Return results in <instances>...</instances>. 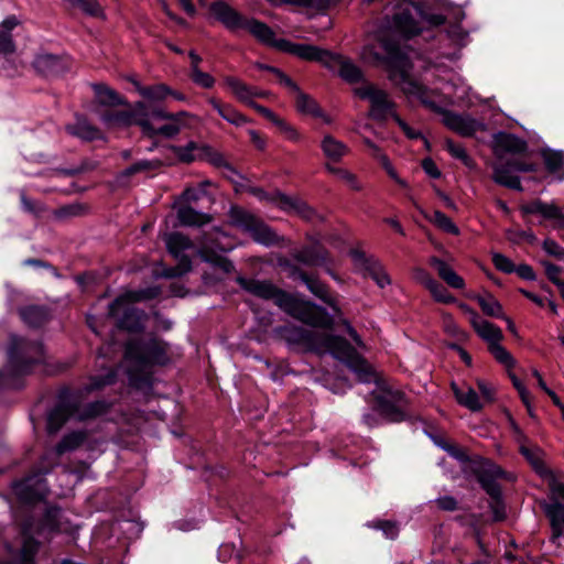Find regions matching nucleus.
I'll use <instances>...</instances> for the list:
<instances>
[{
  "label": "nucleus",
  "mask_w": 564,
  "mask_h": 564,
  "mask_svg": "<svg viewBox=\"0 0 564 564\" xmlns=\"http://www.w3.org/2000/svg\"><path fill=\"white\" fill-rule=\"evenodd\" d=\"M278 333L291 346L318 355L330 354L336 359L344 361L356 373L360 382L369 383L377 379L366 359L343 337L295 325L282 326Z\"/></svg>",
  "instance_id": "obj_1"
},
{
  "label": "nucleus",
  "mask_w": 564,
  "mask_h": 564,
  "mask_svg": "<svg viewBox=\"0 0 564 564\" xmlns=\"http://www.w3.org/2000/svg\"><path fill=\"white\" fill-rule=\"evenodd\" d=\"M239 283L247 292L263 300H272L289 315L307 325L321 328H332L333 326V317L328 315L325 308L312 302L297 299L279 289L270 281L240 279Z\"/></svg>",
  "instance_id": "obj_2"
},
{
  "label": "nucleus",
  "mask_w": 564,
  "mask_h": 564,
  "mask_svg": "<svg viewBox=\"0 0 564 564\" xmlns=\"http://www.w3.org/2000/svg\"><path fill=\"white\" fill-rule=\"evenodd\" d=\"M379 42L386 56L382 57L378 53H373L372 48L365 47L362 53L364 57L369 58L373 56V61L376 62L384 61L389 68V78L398 85L405 95L420 100L430 108H434V93L430 91L411 77L410 72L412 64L408 56L401 51L400 46L395 42L388 41L383 37H380Z\"/></svg>",
  "instance_id": "obj_3"
},
{
  "label": "nucleus",
  "mask_w": 564,
  "mask_h": 564,
  "mask_svg": "<svg viewBox=\"0 0 564 564\" xmlns=\"http://www.w3.org/2000/svg\"><path fill=\"white\" fill-rule=\"evenodd\" d=\"M229 224L249 234L256 242L267 247L278 245L283 240L258 217L238 206H232L229 209Z\"/></svg>",
  "instance_id": "obj_4"
},
{
  "label": "nucleus",
  "mask_w": 564,
  "mask_h": 564,
  "mask_svg": "<svg viewBox=\"0 0 564 564\" xmlns=\"http://www.w3.org/2000/svg\"><path fill=\"white\" fill-rule=\"evenodd\" d=\"M108 405L105 402H93L84 408L83 411L76 402H61L53 409L47 417V431L56 433L67 420L76 417L79 421L93 419L105 413Z\"/></svg>",
  "instance_id": "obj_5"
},
{
  "label": "nucleus",
  "mask_w": 564,
  "mask_h": 564,
  "mask_svg": "<svg viewBox=\"0 0 564 564\" xmlns=\"http://www.w3.org/2000/svg\"><path fill=\"white\" fill-rule=\"evenodd\" d=\"M169 345L156 337L131 340L126 345L124 358L140 365H165L169 361Z\"/></svg>",
  "instance_id": "obj_6"
},
{
  "label": "nucleus",
  "mask_w": 564,
  "mask_h": 564,
  "mask_svg": "<svg viewBox=\"0 0 564 564\" xmlns=\"http://www.w3.org/2000/svg\"><path fill=\"white\" fill-rule=\"evenodd\" d=\"M8 356L9 364L15 373H26L33 365L45 360L40 343H29L18 336H11Z\"/></svg>",
  "instance_id": "obj_7"
},
{
  "label": "nucleus",
  "mask_w": 564,
  "mask_h": 564,
  "mask_svg": "<svg viewBox=\"0 0 564 564\" xmlns=\"http://www.w3.org/2000/svg\"><path fill=\"white\" fill-rule=\"evenodd\" d=\"M164 242L170 254L177 261L173 268L164 271V276L176 278L192 270V259L188 251H194L193 241L181 232H171L165 235Z\"/></svg>",
  "instance_id": "obj_8"
},
{
  "label": "nucleus",
  "mask_w": 564,
  "mask_h": 564,
  "mask_svg": "<svg viewBox=\"0 0 564 564\" xmlns=\"http://www.w3.org/2000/svg\"><path fill=\"white\" fill-rule=\"evenodd\" d=\"M502 469L489 459H481L476 468V476L478 481L485 491L494 499L491 509L495 513L496 520H501L505 514L503 506L500 500L501 488L497 482V479L502 477Z\"/></svg>",
  "instance_id": "obj_9"
},
{
  "label": "nucleus",
  "mask_w": 564,
  "mask_h": 564,
  "mask_svg": "<svg viewBox=\"0 0 564 564\" xmlns=\"http://www.w3.org/2000/svg\"><path fill=\"white\" fill-rule=\"evenodd\" d=\"M107 127L139 126L142 131H153L144 102H135L131 110L106 112L101 117Z\"/></svg>",
  "instance_id": "obj_10"
},
{
  "label": "nucleus",
  "mask_w": 564,
  "mask_h": 564,
  "mask_svg": "<svg viewBox=\"0 0 564 564\" xmlns=\"http://www.w3.org/2000/svg\"><path fill=\"white\" fill-rule=\"evenodd\" d=\"M536 165L532 162H525L519 159H511L505 163H497L494 165V181L505 187L523 191L520 177L516 175L517 172H535Z\"/></svg>",
  "instance_id": "obj_11"
},
{
  "label": "nucleus",
  "mask_w": 564,
  "mask_h": 564,
  "mask_svg": "<svg viewBox=\"0 0 564 564\" xmlns=\"http://www.w3.org/2000/svg\"><path fill=\"white\" fill-rule=\"evenodd\" d=\"M356 95L361 99L370 102L369 117L376 120H386L392 118L394 111V102L389 98L388 94L371 84L356 88Z\"/></svg>",
  "instance_id": "obj_12"
},
{
  "label": "nucleus",
  "mask_w": 564,
  "mask_h": 564,
  "mask_svg": "<svg viewBox=\"0 0 564 564\" xmlns=\"http://www.w3.org/2000/svg\"><path fill=\"white\" fill-rule=\"evenodd\" d=\"M380 412L391 422H401L406 417L408 399L400 390L383 389L377 395Z\"/></svg>",
  "instance_id": "obj_13"
},
{
  "label": "nucleus",
  "mask_w": 564,
  "mask_h": 564,
  "mask_svg": "<svg viewBox=\"0 0 564 564\" xmlns=\"http://www.w3.org/2000/svg\"><path fill=\"white\" fill-rule=\"evenodd\" d=\"M414 14H421V9L414 3H405V7L392 18L390 28L393 33L403 39H410L420 34L422 29Z\"/></svg>",
  "instance_id": "obj_14"
},
{
  "label": "nucleus",
  "mask_w": 564,
  "mask_h": 564,
  "mask_svg": "<svg viewBox=\"0 0 564 564\" xmlns=\"http://www.w3.org/2000/svg\"><path fill=\"white\" fill-rule=\"evenodd\" d=\"M351 258L356 268L365 275L371 278L379 288H384L391 280L382 264L375 258H368L364 252L354 250Z\"/></svg>",
  "instance_id": "obj_15"
},
{
  "label": "nucleus",
  "mask_w": 564,
  "mask_h": 564,
  "mask_svg": "<svg viewBox=\"0 0 564 564\" xmlns=\"http://www.w3.org/2000/svg\"><path fill=\"white\" fill-rule=\"evenodd\" d=\"M278 50L295 55L304 61H316L324 65H328L332 58V53L328 51L310 44L293 43L283 39H280L278 43Z\"/></svg>",
  "instance_id": "obj_16"
},
{
  "label": "nucleus",
  "mask_w": 564,
  "mask_h": 564,
  "mask_svg": "<svg viewBox=\"0 0 564 564\" xmlns=\"http://www.w3.org/2000/svg\"><path fill=\"white\" fill-rule=\"evenodd\" d=\"M444 124L462 137H474L479 131H486L487 126L469 115H458L447 111L443 117Z\"/></svg>",
  "instance_id": "obj_17"
},
{
  "label": "nucleus",
  "mask_w": 564,
  "mask_h": 564,
  "mask_svg": "<svg viewBox=\"0 0 564 564\" xmlns=\"http://www.w3.org/2000/svg\"><path fill=\"white\" fill-rule=\"evenodd\" d=\"M35 70L45 77L57 76L69 67L68 58L50 53L37 54L33 61Z\"/></svg>",
  "instance_id": "obj_18"
},
{
  "label": "nucleus",
  "mask_w": 564,
  "mask_h": 564,
  "mask_svg": "<svg viewBox=\"0 0 564 564\" xmlns=\"http://www.w3.org/2000/svg\"><path fill=\"white\" fill-rule=\"evenodd\" d=\"M459 307L470 315V323L475 332L488 343V347L502 339V332L498 326L480 318L479 315L465 303H460Z\"/></svg>",
  "instance_id": "obj_19"
},
{
  "label": "nucleus",
  "mask_w": 564,
  "mask_h": 564,
  "mask_svg": "<svg viewBox=\"0 0 564 564\" xmlns=\"http://www.w3.org/2000/svg\"><path fill=\"white\" fill-rule=\"evenodd\" d=\"M521 212L528 215H540L546 220H553L560 228H564V213L554 203H544L540 199L521 206Z\"/></svg>",
  "instance_id": "obj_20"
},
{
  "label": "nucleus",
  "mask_w": 564,
  "mask_h": 564,
  "mask_svg": "<svg viewBox=\"0 0 564 564\" xmlns=\"http://www.w3.org/2000/svg\"><path fill=\"white\" fill-rule=\"evenodd\" d=\"M511 426L514 432L516 441L519 443L520 453L531 464L536 473L543 474L545 471V466L542 459V451L538 446L529 444L528 438L514 422H511Z\"/></svg>",
  "instance_id": "obj_21"
},
{
  "label": "nucleus",
  "mask_w": 564,
  "mask_h": 564,
  "mask_svg": "<svg viewBox=\"0 0 564 564\" xmlns=\"http://www.w3.org/2000/svg\"><path fill=\"white\" fill-rule=\"evenodd\" d=\"M212 14L231 31L242 30L246 19H243L235 9L225 2L218 1L210 6Z\"/></svg>",
  "instance_id": "obj_22"
},
{
  "label": "nucleus",
  "mask_w": 564,
  "mask_h": 564,
  "mask_svg": "<svg viewBox=\"0 0 564 564\" xmlns=\"http://www.w3.org/2000/svg\"><path fill=\"white\" fill-rule=\"evenodd\" d=\"M494 150L498 158L522 154L528 150V143L514 134L500 132L495 137Z\"/></svg>",
  "instance_id": "obj_23"
},
{
  "label": "nucleus",
  "mask_w": 564,
  "mask_h": 564,
  "mask_svg": "<svg viewBox=\"0 0 564 564\" xmlns=\"http://www.w3.org/2000/svg\"><path fill=\"white\" fill-rule=\"evenodd\" d=\"M215 248L208 240L202 241V247L196 250V253L200 257L204 262L212 263L216 267H219L224 272L230 273L235 270V265L230 260L218 256L215 253ZM220 251L226 252L231 249V247H221L218 248Z\"/></svg>",
  "instance_id": "obj_24"
},
{
  "label": "nucleus",
  "mask_w": 564,
  "mask_h": 564,
  "mask_svg": "<svg viewBox=\"0 0 564 564\" xmlns=\"http://www.w3.org/2000/svg\"><path fill=\"white\" fill-rule=\"evenodd\" d=\"M294 260L308 267L324 265L328 262L327 251L319 245L304 247L291 252Z\"/></svg>",
  "instance_id": "obj_25"
},
{
  "label": "nucleus",
  "mask_w": 564,
  "mask_h": 564,
  "mask_svg": "<svg viewBox=\"0 0 564 564\" xmlns=\"http://www.w3.org/2000/svg\"><path fill=\"white\" fill-rule=\"evenodd\" d=\"M276 206L285 212L295 213L306 220H313L316 216L313 208L297 197L286 196L282 193L275 195Z\"/></svg>",
  "instance_id": "obj_26"
},
{
  "label": "nucleus",
  "mask_w": 564,
  "mask_h": 564,
  "mask_svg": "<svg viewBox=\"0 0 564 564\" xmlns=\"http://www.w3.org/2000/svg\"><path fill=\"white\" fill-rule=\"evenodd\" d=\"M429 264L435 269L437 275L453 289L462 290L465 288L464 279L457 274L454 269L444 260L437 257H431Z\"/></svg>",
  "instance_id": "obj_27"
},
{
  "label": "nucleus",
  "mask_w": 564,
  "mask_h": 564,
  "mask_svg": "<svg viewBox=\"0 0 564 564\" xmlns=\"http://www.w3.org/2000/svg\"><path fill=\"white\" fill-rule=\"evenodd\" d=\"M321 149L328 163H338L349 153L348 145L332 134L323 137Z\"/></svg>",
  "instance_id": "obj_28"
},
{
  "label": "nucleus",
  "mask_w": 564,
  "mask_h": 564,
  "mask_svg": "<svg viewBox=\"0 0 564 564\" xmlns=\"http://www.w3.org/2000/svg\"><path fill=\"white\" fill-rule=\"evenodd\" d=\"M224 85L230 90L232 96L240 102L251 106L254 101L252 100L253 87L246 84L243 80L236 76H224Z\"/></svg>",
  "instance_id": "obj_29"
},
{
  "label": "nucleus",
  "mask_w": 564,
  "mask_h": 564,
  "mask_svg": "<svg viewBox=\"0 0 564 564\" xmlns=\"http://www.w3.org/2000/svg\"><path fill=\"white\" fill-rule=\"evenodd\" d=\"M208 102L224 120L236 127H241L249 122L248 118L230 104H224L215 97L209 98Z\"/></svg>",
  "instance_id": "obj_30"
},
{
  "label": "nucleus",
  "mask_w": 564,
  "mask_h": 564,
  "mask_svg": "<svg viewBox=\"0 0 564 564\" xmlns=\"http://www.w3.org/2000/svg\"><path fill=\"white\" fill-rule=\"evenodd\" d=\"M328 67H338L339 76L348 83H358L361 80L362 73L359 67L340 55L332 54Z\"/></svg>",
  "instance_id": "obj_31"
},
{
  "label": "nucleus",
  "mask_w": 564,
  "mask_h": 564,
  "mask_svg": "<svg viewBox=\"0 0 564 564\" xmlns=\"http://www.w3.org/2000/svg\"><path fill=\"white\" fill-rule=\"evenodd\" d=\"M452 391L456 401L473 412L481 410L482 404L479 400L477 392L469 386L459 387L457 383L452 382Z\"/></svg>",
  "instance_id": "obj_32"
},
{
  "label": "nucleus",
  "mask_w": 564,
  "mask_h": 564,
  "mask_svg": "<svg viewBox=\"0 0 564 564\" xmlns=\"http://www.w3.org/2000/svg\"><path fill=\"white\" fill-rule=\"evenodd\" d=\"M301 281L307 286V289L318 299L328 304L336 314H339L340 311L336 305L335 301L328 293L327 286L322 283L316 276L310 275L307 273L301 275Z\"/></svg>",
  "instance_id": "obj_33"
},
{
  "label": "nucleus",
  "mask_w": 564,
  "mask_h": 564,
  "mask_svg": "<svg viewBox=\"0 0 564 564\" xmlns=\"http://www.w3.org/2000/svg\"><path fill=\"white\" fill-rule=\"evenodd\" d=\"M295 106L297 111L314 118H322L326 123H330V119L324 115L318 104L308 95L300 90L295 94Z\"/></svg>",
  "instance_id": "obj_34"
},
{
  "label": "nucleus",
  "mask_w": 564,
  "mask_h": 564,
  "mask_svg": "<svg viewBox=\"0 0 564 564\" xmlns=\"http://www.w3.org/2000/svg\"><path fill=\"white\" fill-rule=\"evenodd\" d=\"M260 42L278 48L280 40L274 37V32L267 24L257 20H246L245 28Z\"/></svg>",
  "instance_id": "obj_35"
},
{
  "label": "nucleus",
  "mask_w": 564,
  "mask_h": 564,
  "mask_svg": "<svg viewBox=\"0 0 564 564\" xmlns=\"http://www.w3.org/2000/svg\"><path fill=\"white\" fill-rule=\"evenodd\" d=\"M542 159L546 171L557 181L564 180V152L545 150Z\"/></svg>",
  "instance_id": "obj_36"
},
{
  "label": "nucleus",
  "mask_w": 564,
  "mask_h": 564,
  "mask_svg": "<svg viewBox=\"0 0 564 564\" xmlns=\"http://www.w3.org/2000/svg\"><path fill=\"white\" fill-rule=\"evenodd\" d=\"M170 149L182 163L202 160V152L207 151L205 144L189 141L185 145H171Z\"/></svg>",
  "instance_id": "obj_37"
},
{
  "label": "nucleus",
  "mask_w": 564,
  "mask_h": 564,
  "mask_svg": "<svg viewBox=\"0 0 564 564\" xmlns=\"http://www.w3.org/2000/svg\"><path fill=\"white\" fill-rule=\"evenodd\" d=\"M177 219L181 225L188 227H200L212 221L208 214L197 212L191 206H181L177 209Z\"/></svg>",
  "instance_id": "obj_38"
},
{
  "label": "nucleus",
  "mask_w": 564,
  "mask_h": 564,
  "mask_svg": "<svg viewBox=\"0 0 564 564\" xmlns=\"http://www.w3.org/2000/svg\"><path fill=\"white\" fill-rule=\"evenodd\" d=\"M66 130L69 134L86 141H93L101 138L100 130L84 118H77L74 124H68L66 127Z\"/></svg>",
  "instance_id": "obj_39"
},
{
  "label": "nucleus",
  "mask_w": 564,
  "mask_h": 564,
  "mask_svg": "<svg viewBox=\"0 0 564 564\" xmlns=\"http://www.w3.org/2000/svg\"><path fill=\"white\" fill-rule=\"evenodd\" d=\"M93 89L95 91L98 104L101 106L115 107L127 105L124 98H122L116 90L105 84H94Z\"/></svg>",
  "instance_id": "obj_40"
},
{
  "label": "nucleus",
  "mask_w": 564,
  "mask_h": 564,
  "mask_svg": "<svg viewBox=\"0 0 564 564\" xmlns=\"http://www.w3.org/2000/svg\"><path fill=\"white\" fill-rule=\"evenodd\" d=\"M545 513L550 519L553 538L562 535L564 530V506L555 501L545 507Z\"/></svg>",
  "instance_id": "obj_41"
},
{
  "label": "nucleus",
  "mask_w": 564,
  "mask_h": 564,
  "mask_svg": "<svg viewBox=\"0 0 564 564\" xmlns=\"http://www.w3.org/2000/svg\"><path fill=\"white\" fill-rule=\"evenodd\" d=\"M85 440L86 433L82 431L66 434L54 448L56 458H58L66 452H72L78 448L84 443Z\"/></svg>",
  "instance_id": "obj_42"
},
{
  "label": "nucleus",
  "mask_w": 564,
  "mask_h": 564,
  "mask_svg": "<svg viewBox=\"0 0 564 564\" xmlns=\"http://www.w3.org/2000/svg\"><path fill=\"white\" fill-rule=\"evenodd\" d=\"M134 85L138 93L143 98L152 101H162L166 99L170 96V94H173V90L164 84H156L153 86H141L139 83H135Z\"/></svg>",
  "instance_id": "obj_43"
},
{
  "label": "nucleus",
  "mask_w": 564,
  "mask_h": 564,
  "mask_svg": "<svg viewBox=\"0 0 564 564\" xmlns=\"http://www.w3.org/2000/svg\"><path fill=\"white\" fill-rule=\"evenodd\" d=\"M325 170L329 173L338 177L341 182H344L350 189L359 192L362 189V185L358 178V176L352 173L351 171L344 169V167H337L333 165L332 163L325 164Z\"/></svg>",
  "instance_id": "obj_44"
},
{
  "label": "nucleus",
  "mask_w": 564,
  "mask_h": 564,
  "mask_svg": "<svg viewBox=\"0 0 564 564\" xmlns=\"http://www.w3.org/2000/svg\"><path fill=\"white\" fill-rule=\"evenodd\" d=\"M186 112H180L175 116V119H170L171 122L161 126L160 128H154L152 126L153 131H143L144 134L149 137L163 135L165 138H173L181 131V126L178 124V118L182 116H186Z\"/></svg>",
  "instance_id": "obj_45"
},
{
  "label": "nucleus",
  "mask_w": 564,
  "mask_h": 564,
  "mask_svg": "<svg viewBox=\"0 0 564 564\" xmlns=\"http://www.w3.org/2000/svg\"><path fill=\"white\" fill-rule=\"evenodd\" d=\"M22 319L32 327H37L46 321V312L39 306H29L20 312Z\"/></svg>",
  "instance_id": "obj_46"
},
{
  "label": "nucleus",
  "mask_w": 564,
  "mask_h": 564,
  "mask_svg": "<svg viewBox=\"0 0 564 564\" xmlns=\"http://www.w3.org/2000/svg\"><path fill=\"white\" fill-rule=\"evenodd\" d=\"M477 301L485 314L498 318L503 317L502 306L494 296H479Z\"/></svg>",
  "instance_id": "obj_47"
},
{
  "label": "nucleus",
  "mask_w": 564,
  "mask_h": 564,
  "mask_svg": "<svg viewBox=\"0 0 564 564\" xmlns=\"http://www.w3.org/2000/svg\"><path fill=\"white\" fill-rule=\"evenodd\" d=\"M489 351L496 358L498 362L511 369L516 365V360L512 355L502 346L500 341L489 346Z\"/></svg>",
  "instance_id": "obj_48"
},
{
  "label": "nucleus",
  "mask_w": 564,
  "mask_h": 564,
  "mask_svg": "<svg viewBox=\"0 0 564 564\" xmlns=\"http://www.w3.org/2000/svg\"><path fill=\"white\" fill-rule=\"evenodd\" d=\"M145 316V314L141 311L137 310H127L124 311V316L120 321V326L127 328L128 330H138L141 328V319Z\"/></svg>",
  "instance_id": "obj_49"
},
{
  "label": "nucleus",
  "mask_w": 564,
  "mask_h": 564,
  "mask_svg": "<svg viewBox=\"0 0 564 564\" xmlns=\"http://www.w3.org/2000/svg\"><path fill=\"white\" fill-rule=\"evenodd\" d=\"M426 290L431 293L432 297L436 302L451 304L456 301L455 297L447 291V289L437 280H435Z\"/></svg>",
  "instance_id": "obj_50"
},
{
  "label": "nucleus",
  "mask_w": 564,
  "mask_h": 564,
  "mask_svg": "<svg viewBox=\"0 0 564 564\" xmlns=\"http://www.w3.org/2000/svg\"><path fill=\"white\" fill-rule=\"evenodd\" d=\"M445 147H446V150L449 152V154L453 158L462 161L468 167L473 166L474 161L468 155V153L466 152V150H465V148L463 145L457 144L454 141L448 139V140L445 141Z\"/></svg>",
  "instance_id": "obj_51"
},
{
  "label": "nucleus",
  "mask_w": 564,
  "mask_h": 564,
  "mask_svg": "<svg viewBox=\"0 0 564 564\" xmlns=\"http://www.w3.org/2000/svg\"><path fill=\"white\" fill-rule=\"evenodd\" d=\"M432 220L437 227H440L444 231L455 236L459 235L458 227L444 213L435 210Z\"/></svg>",
  "instance_id": "obj_52"
},
{
  "label": "nucleus",
  "mask_w": 564,
  "mask_h": 564,
  "mask_svg": "<svg viewBox=\"0 0 564 564\" xmlns=\"http://www.w3.org/2000/svg\"><path fill=\"white\" fill-rule=\"evenodd\" d=\"M116 372L111 369L107 370V372L102 376L93 377L90 379V383L85 388L87 392L99 390L108 384L115 382Z\"/></svg>",
  "instance_id": "obj_53"
},
{
  "label": "nucleus",
  "mask_w": 564,
  "mask_h": 564,
  "mask_svg": "<svg viewBox=\"0 0 564 564\" xmlns=\"http://www.w3.org/2000/svg\"><path fill=\"white\" fill-rule=\"evenodd\" d=\"M140 299L141 297L134 293H129V294H124V295L117 297L112 303L109 304V311H108L109 316H111V317L118 316V314L120 313L122 307H124L129 303L138 301Z\"/></svg>",
  "instance_id": "obj_54"
},
{
  "label": "nucleus",
  "mask_w": 564,
  "mask_h": 564,
  "mask_svg": "<svg viewBox=\"0 0 564 564\" xmlns=\"http://www.w3.org/2000/svg\"><path fill=\"white\" fill-rule=\"evenodd\" d=\"M260 68L267 69V70L271 72L272 74H274L276 76L279 83L282 86L286 87L294 95L301 90L300 87L296 85V83L293 82L286 74H284L279 68H275L272 66H262V65L260 66Z\"/></svg>",
  "instance_id": "obj_55"
},
{
  "label": "nucleus",
  "mask_w": 564,
  "mask_h": 564,
  "mask_svg": "<svg viewBox=\"0 0 564 564\" xmlns=\"http://www.w3.org/2000/svg\"><path fill=\"white\" fill-rule=\"evenodd\" d=\"M205 148L207 149V151L202 152V160H207L208 162H210L213 165H215L217 167L225 166V167L231 170V167L226 162V160L221 153L214 151L207 144H205Z\"/></svg>",
  "instance_id": "obj_56"
},
{
  "label": "nucleus",
  "mask_w": 564,
  "mask_h": 564,
  "mask_svg": "<svg viewBox=\"0 0 564 564\" xmlns=\"http://www.w3.org/2000/svg\"><path fill=\"white\" fill-rule=\"evenodd\" d=\"M543 267L547 279L558 288L560 292H562L564 281L560 279L561 268L547 261L543 262Z\"/></svg>",
  "instance_id": "obj_57"
},
{
  "label": "nucleus",
  "mask_w": 564,
  "mask_h": 564,
  "mask_svg": "<svg viewBox=\"0 0 564 564\" xmlns=\"http://www.w3.org/2000/svg\"><path fill=\"white\" fill-rule=\"evenodd\" d=\"M191 78L194 84L206 89L213 88L215 85V78L202 69H196L194 73H191Z\"/></svg>",
  "instance_id": "obj_58"
},
{
  "label": "nucleus",
  "mask_w": 564,
  "mask_h": 564,
  "mask_svg": "<svg viewBox=\"0 0 564 564\" xmlns=\"http://www.w3.org/2000/svg\"><path fill=\"white\" fill-rule=\"evenodd\" d=\"M375 529L381 530L386 538L395 539L399 534V525L394 521H377L372 525Z\"/></svg>",
  "instance_id": "obj_59"
},
{
  "label": "nucleus",
  "mask_w": 564,
  "mask_h": 564,
  "mask_svg": "<svg viewBox=\"0 0 564 564\" xmlns=\"http://www.w3.org/2000/svg\"><path fill=\"white\" fill-rule=\"evenodd\" d=\"M492 263L501 272L512 273L516 270L513 262L506 256L495 252L492 253Z\"/></svg>",
  "instance_id": "obj_60"
},
{
  "label": "nucleus",
  "mask_w": 564,
  "mask_h": 564,
  "mask_svg": "<svg viewBox=\"0 0 564 564\" xmlns=\"http://www.w3.org/2000/svg\"><path fill=\"white\" fill-rule=\"evenodd\" d=\"M37 542L33 539H25L23 542V546L21 550V558L23 564H31L33 562V556L37 551Z\"/></svg>",
  "instance_id": "obj_61"
},
{
  "label": "nucleus",
  "mask_w": 564,
  "mask_h": 564,
  "mask_svg": "<svg viewBox=\"0 0 564 564\" xmlns=\"http://www.w3.org/2000/svg\"><path fill=\"white\" fill-rule=\"evenodd\" d=\"M21 203L23 209L34 216H41L45 212V207L42 203L29 198L26 195H21Z\"/></svg>",
  "instance_id": "obj_62"
},
{
  "label": "nucleus",
  "mask_w": 564,
  "mask_h": 564,
  "mask_svg": "<svg viewBox=\"0 0 564 564\" xmlns=\"http://www.w3.org/2000/svg\"><path fill=\"white\" fill-rule=\"evenodd\" d=\"M210 184V181H203L198 184V188L188 187L182 196L186 202H197L200 198V193H205V188Z\"/></svg>",
  "instance_id": "obj_63"
},
{
  "label": "nucleus",
  "mask_w": 564,
  "mask_h": 564,
  "mask_svg": "<svg viewBox=\"0 0 564 564\" xmlns=\"http://www.w3.org/2000/svg\"><path fill=\"white\" fill-rule=\"evenodd\" d=\"M15 52V43L12 34L0 31V54L8 55Z\"/></svg>",
  "instance_id": "obj_64"
}]
</instances>
